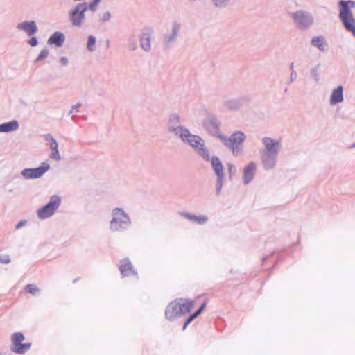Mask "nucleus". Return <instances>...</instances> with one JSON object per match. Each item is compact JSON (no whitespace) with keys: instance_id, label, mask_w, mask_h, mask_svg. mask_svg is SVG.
<instances>
[{"instance_id":"1","label":"nucleus","mask_w":355,"mask_h":355,"mask_svg":"<svg viewBox=\"0 0 355 355\" xmlns=\"http://www.w3.org/2000/svg\"><path fill=\"white\" fill-rule=\"evenodd\" d=\"M132 219L123 208L115 207L111 211V220L109 230L112 233H122L128 230L132 225Z\"/></svg>"},{"instance_id":"2","label":"nucleus","mask_w":355,"mask_h":355,"mask_svg":"<svg viewBox=\"0 0 355 355\" xmlns=\"http://www.w3.org/2000/svg\"><path fill=\"white\" fill-rule=\"evenodd\" d=\"M178 138H180L183 143L187 144L192 147L204 160L207 162L209 161V152L206 147L205 140L202 137L191 134L190 130L187 128L182 134H180Z\"/></svg>"},{"instance_id":"3","label":"nucleus","mask_w":355,"mask_h":355,"mask_svg":"<svg viewBox=\"0 0 355 355\" xmlns=\"http://www.w3.org/2000/svg\"><path fill=\"white\" fill-rule=\"evenodd\" d=\"M247 138L246 135L241 131H235L230 136L224 134L220 136V141L231 153L233 156H241L243 153V143Z\"/></svg>"},{"instance_id":"4","label":"nucleus","mask_w":355,"mask_h":355,"mask_svg":"<svg viewBox=\"0 0 355 355\" xmlns=\"http://www.w3.org/2000/svg\"><path fill=\"white\" fill-rule=\"evenodd\" d=\"M193 306L194 301L183 298L177 299L171 302L166 307V318L169 320H173L177 317L188 313Z\"/></svg>"},{"instance_id":"5","label":"nucleus","mask_w":355,"mask_h":355,"mask_svg":"<svg viewBox=\"0 0 355 355\" xmlns=\"http://www.w3.org/2000/svg\"><path fill=\"white\" fill-rule=\"evenodd\" d=\"M182 28V23L178 19L171 21L168 31L164 34L162 45L165 49H171L178 41Z\"/></svg>"},{"instance_id":"6","label":"nucleus","mask_w":355,"mask_h":355,"mask_svg":"<svg viewBox=\"0 0 355 355\" xmlns=\"http://www.w3.org/2000/svg\"><path fill=\"white\" fill-rule=\"evenodd\" d=\"M291 17L297 27L300 30H306L314 24L313 15L309 11L299 10L291 14Z\"/></svg>"},{"instance_id":"7","label":"nucleus","mask_w":355,"mask_h":355,"mask_svg":"<svg viewBox=\"0 0 355 355\" xmlns=\"http://www.w3.org/2000/svg\"><path fill=\"white\" fill-rule=\"evenodd\" d=\"M60 203L61 199L58 196H51L46 205L37 210V218L40 220H45L51 217L60 206Z\"/></svg>"},{"instance_id":"8","label":"nucleus","mask_w":355,"mask_h":355,"mask_svg":"<svg viewBox=\"0 0 355 355\" xmlns=\"http://www.w3.org/2000/svg\"><path fill=\"white\" fill-rule=\"evenodd\" d=\"M25 340L24 335L21 332H15L10 336V350L17 354H24L28 352L31 346V343H22Z\"/></svg>"},{"instance_id":"9","label":"nucleus","mask_w":355,"mask_h":355,"mask_svg":"<svg viewBox=\"0 0 355 355\" xmlns=\"http://www.w3.org/2000/svg\"><path fill=\"white\" fill-rule=\"evenodd\" d=\"M221 121L214 115L208 116L202 122V126L211 136L218 138L223 134L220 131Z\"/></svg>"},{"instance_id":"10","label":"nucleus","mask_w":355,"mask_h":355,"mask_svg":"<svg viewBox=\"0 0 355 355\" xmlns=\"http://www.w3.org/2000/svg\"><path fill=\"white\" fill-rule=\"evenodd\" d=\"M86 9L81 3H77L74 8L69 12V19L75 27H81L85 20Z\"/></svg>"},{"instance_id":"11","label":"nucleus","mask_w":355,"mask_h":355,"mask_svg":"<svg viewBox=\"0 0 355 355\" xmlns=\"http://www.w3.org/2000/svg\"><path fill=\"white\" fill-rule=\"evenodd\" d=\"M261 142L263 145V148L261 149L259 152L279 154L282 147L281 139L264 137L261 139Z\"/></svg>"},{"instance_id":"12","label":"nucleus","mask_w":355,"mask_h":355,"mask_svg":"<svg viewBox=\"0 0 355 355\" xmlns=\"http://www.w3.org/2000/svg\"><path fill=\"white\" fill-rule=\"evenodd\" d=\"M338 7L339 19L342 21L343 26L345 28L355 24V19L350 7L347 6V3L345 2V0H341L338 2Z\"/></svg>"},{"instance_id":"13","label":"nucleus","mask_w":355,"mask_h":355,"mask_svg":"<svg viewBox=\"0 0 355 355\" xmlns=\"http://www.w3.org/2000/svg\"><path fill=\"white\" fill-rule=\"evenodd\" d=\"M338 7L339 19L342 21L343 26L345 28L355 24V19L350 7L347 6V3L345 2V0H341L338 2Z\"/></svg>"},{"instance_id":"14","label":"nucleus","mask_w":355,"mask_h":355,"mask_svg":"<svg viewBox=\"0 0 355 355\" xmlns=\"http://www.w3.org/2000/svg\"><path fill=\"white\" fill-rule=\"evenodd\" d=\"M49 168L47 162H42L38 168L23 169L21 175L26 180L37 179L42 177Z\"/></svg>"},{"instance_id":"15","label":"nucleus","mask_w":355,"mask_h":355,"mask_svg":"<svg viewBox=\"0 0 355 355\" xmlns=\"http://www.w3.org/2000/svg\"><path fill=\"white\" fill-rule=\"evenodd\" d=\"M261 164L265 171L274 169L278 162L279 155L259 152Z\"/></svg>"},{"instance_id":"16","label":"nucleus","mask_w":355,"mask_h":355,"mask_svg":"<svg viewBox=\"0 0 355 355\" xmlns=\"http://www.w3.org/2000/svg\"><path fill=\"white\" fill-rule=\"evenodd\" d=\"M186 127L180 125V117L177 113L172 114L168 119V131L176 137H179L185 130Z\"/></svg>"},{"instance_id":"17","label":"nucleus","mask_w":355,"mask_h":355,"mask_svg":"<svg viewBox=\"0 0 355 355\" xmlns=\"http://www.w3.org/2000/svg\"><path fill=\"white\" fill-rule=\"evenodd\" d=\"M44 137L46 146H48L51 150L49 157L55 161L61 160L62 158L58 150V144L56 139L51 134H46Z\"/></svg>"},{"instance_id":"18","label":"nucleus","mask_w":355,"mask_h":355,"mask_svg":"<svg viewBox=\"0 0 355 355\" xmlns=\"http://www.w3.org/2000/svg\"><path fill=\"white\" fill-rule=\"evenodd\" d=\"M153 32V29L152 28H146L143 31L140 37H139V42L140 46L143 51L145 52H150L151 51V37Z\"/></svg>"},{"instance_id":"19","label":"nucleus","mask_w":355,"mask_h":355,"mask_svg":"<svg viewBox=\"0 0 355 355\" xmlns=\"http://www.w3.org/2000/svg\"><path fill=\"white\" fill-rule=\"evenodd\" d=\"M257 171V165L254 162H250L243 169L242 180L245 185L249 184L254 179Z\"/></svg>"},{"instance_id":"20","label":"nucleus","mask_w":355,"mask_h":355,"mask_svg":"<svg viewBox=\"0 0 355 355\" xmlns=\"http://www.w3.org/2000/svg\"><path fill=\"white\" fill-rule=\"evenodd\" d=\"M17 29L24 31L28 36L35 35L38 28L35 21H24L16 26Z\"/></svg>"},{"instance_id":"21","label":"nucleus","mask_w":355,"mask_h":355,"mask_svg":"<svg viewBox=\"0 0 355 355\" xmlns=\"http://www.w3.org/2000/svg\"><path fill=\"white\" fill-rule=\"evenodd\" d=\"M247 102L246 97H239L237 98L228 99L224 102V106L229 110H238L245 103Z\"/></svg>"},{"instance_id":"22","label":"nucleus","mask_w":355,"mask_h":355,"mask_svg":"<svg viewBox=\"0 0 355 355\" xmlns=\"http://www.w3.org/2000/svg\"><path fill=\"white\" fill-rule=\"evenodd\" d=\"M311 44L317 48L320 52L326 53L328 50V44L324 36H314L311 40Z\"/></svg>"},{"instance_id":"23","label":"nucleus","mask_w":355,"mask_h":355,"mask_svg":"<svg viewBox=\"0 0 355 355\" xmlns=\"http://www.w3.org/2000/svg\"><path fill=\"white\" fill-rule=\"evenodd\" d=\"M343 87L339 85L332 90L330 96L329 103L331 105L340 103L343 101Z\"/></svg>"},{"instance_id":"24","label":"nucleus","mask_w":355,"mask_h":355,"mask_svg":"<svg viewBox=\"0 0 355 355\" xmlns=\"http://www.w3.org/2000/svg\"><path fill=\"white\" fill-rule=\"evenodd\" d=\"M180 214L185 219L198 225H205L209 220L208 217L205 215L196 216L187 212H180Z\"/></svg>"},{"instance_id":"25","label":"nucleus","mask_w":355,"mask_h":355,"mask_svg":"<svg viewBox=\"0 0 355 355\" xmlns=\"http://www.w3.org/2000/svg\"><path fill=\"white\" fill-rule=\"evenodd\" d=\"M119 270L123 277L128 276L131 274H137L128 259H123L120 261Z\"/></svg>"},{"instance_id":"26","label":"nucleus","mask_w":355,"mask_h":355,"mask_svg":"<svg viewBox=\"0 0 355 355\" xmlns=\"http://www.w3.org/2000/svg\"><path fill=\"white\" fill-rule=\"evenodd\" d=\"M65 40V36L63 33L55 31L48 39L47 44L49 45L54 44L57 47H60L63 45Z\"/></svg>"},{"instance_id":"27","label":"nucleus","mask_w":355,"mask_h":355,"mask_svg":"<svg viewBox=\"0 0 355 355\" xmlns=\"http://www.w3.org/2000/svg\"><path fill=\"white\" fill-rule=\"evenodd\" d=\"M209 161L217 178H225L224 166L220 159L217 157H212Z\"/></svg>"},{"instance_id":"28","label":"nucleus","mask_w":355,"mask_h":355,"mask_svg":"<svg viewBox=\"0 0 355 355\" xmlns=\"http://www.w3.org/2000/svg\"><path fill=\"white\" fill-rule=\"evenodd\" d=\"M19 123L16 120L0 124V132H10L17 130L19 128Z\"/></svg>"},{"instance_id":"29","label":"nucleus","mask_w":355,"mask_h":355,"mask_svg":"<svg viewBox=\"0 0 355 355\" xmlns=\"http://www.w3.org/2000/svg\"><path fill=\"white\" fill-rule=\"evenodd\" d=\"M205 307L206 303L205 302L200 306V308L196 312H194L187 318V320L185 321L183 325V330L186 329L187 327L203 311Z\"/></svg>"},{"instance_id":"30","label":"nucleus","mask_w":355,"mask_h":355,"mask_svg":"<svg viewBox=\"0 0 355 355\" xmlns=\"http://www.w3.org/2000/svg\"><path fill=\"white\" fill-rule=\"evenodd\" d=\"M102 0H92L90 2H82L81 3L86 9V10H89L90 12L94 13L97 10V8L98 4L101 2Z\"/></svg>"},{"instance_id":"31","label":"nucleus","mask_w":355,"mask_h":355,"mask_svg":"<svg viewBox=\"0 0 355 355\" xmlns=\"http://www.w3.org/2000/svg\"><path fill=\"white\" fill-rule=\"evenodd\" d=\"M98 21L101 24H104L109 21L112 18V14L110 11L106 10L98 14Z\"/></svg>"},{"instance_id":"32","label":"nucleus","mask_w":355,"mask_h":355,"mask_svg":"<svg viewBox=\"0 0 355 355\" xmlns=\"http://www.w3.org/2000/svg\"><path fill=\"white\" fill-rule=\"evenodd\" d=\"M96 38L94 35H89L87 42V49L89 52H94L96 49Z\"/></svg>"},{"instance_id":"33","label":"nucleus","mask_w":355,"mask_h":355,"mask_svg":"<svg viewBox=\"0 0 355 355\" xmlns=\"http://www.w3.org/2000/svg\"><path fill=\"white\" fill-rule=\"evenodd\" d=\"M25 291L34 296H37L40 293L39 288L35 284H28L25 287Z\"/></svg>"},{"instance_id":"34","label":"nucleus","mask_w":355,"mask_h":355,"mask_svg":"<svg viewBox=\"0 0 355 355\" xmlns=\"http://www.w3.org/2000/svg\"><path fill=\"white\" fill-rule=\"evenodd\" d=\"M319 67H320V65L318 64L315 67H314L313 68H312L310 71V74L315 83H318L320 80V76L319 73Z\"/></svg>"},{"instance_id":"35","label":"nucleus","mask_w":355,"mask_h":355,"mask_svg":"<svg viewBox=\"0 0 355 355\" xmlns=\"http://www.w3.org/2000/svg\"><path fill=\"white\" fill-rule=\"evenodd\" d=\"M128 47L129 50L135 51L137 49V41L135 37H131L128 39Z\"/></svg>"},{"instance_id":"36","label":"nucleus","mask_w":355,"mask_h":355,"mask_svg":"<svg viewBox=\"0 0 355 355\" xmlns=\"http://www.w3.org/2000/svg\"><path fill=\"white\" fill-rule=\"evenodd\" d=\"M11 262L9 254L0 253V263L2 264H8Z\"/></svg>"},{"instance_id":"37","label":"nucleus","mask_w":355,"mask_h":355,"mask_svg":"<svg viewBox=\"0 0 355 355\" xmlns=\"http://www.w3.org/2000/svg\"><path fill=\"white\" fill-rule=\"evenodd\" d=\"M49 55V50L47 49H43L40 55L35 59V62H40L45 59Z\"/></svg>"},{"instance_id":"38","label":"nucleus","mask_w":355,"mask_h":355,"mask_svg":"<svg viewBox=\"0 0 355 355\" xmlns=\"http://www.w3.org/2000/svg\"><path fill=\"white\" fill-rule=\"evenodd\" d=\"M224 178H225L218 177L216 179V192L217 195L220 193V191L222 189Z\"/></svg>"},{"instance_id":"39","label":"nucleus","mask_w":355,"mask_h":355,"mask_svg":"<svg viewBox=\"0 0 355 355\" xmlns=\"http://www.w3.org/2000/svg\"><path fill=\"white\" fill-rule=\"evenodd\" d=\"M227 167L229 171L230 178H231L236 173V167L232 163H229L227 164Z\"/></svg>"},{"instance_id":"40","label":"nucleus","mask_w":355,"mask_h":355,"mask_svg":"<svg viewBox=\"0 0 355 355\" xmlns=\"http://www.w3.org/2000/svg\"><path fill=\"white\" fill-rule=\"evenodd\" d=\"M82 106L81 103H77L76 104L71 106V110H69L68 115H71L73 113L78 112V109Z\"/></svg>"},{"instance_id":"41","label":"nucleus","mask_w":355,"mask_h":355,"mask_svg":"<svg viewBox=\"0 0 355 355\" xmlns=\"http://www.w3.org/2000/svg\"><path fill=\"white\" fill-rule=\"evenodd\" d=\"M28 42L31 46H36L38 44V41L36 37H32Z\"/></svg>"},{"instance_id":"42","label":"nucleus","mask_w":355,"mask_h":355,"mask_svg":"<svg viewBox=\"0 0 355 355\" xmlns=\"http://www.w3.org/2000/svg\"><path fill=\"white\" fill-rule=\"evenodd\" d=\"M347 31H349L352 33L353 36L355 37V24H351L347 27L345 28Z\"/></svg>"},{"instance_id":"43","label":"nucleus","mask_w":355,"mask_h":355,"mask_svg":"<svg viewBox=\"0 0 355 355\" xmlns=\"http://www.w3.org/2000/svg\"><path fill=\"white\" fill-rule=\"evenodd\" d=\"M26 224H27L26 220H21L15 225V229L19 230L21 227L26 225Z\"/></svg>"},{"instance_id":"44","label":"nucleus","mask_w":355,"mask_h":355,"mask_svg":"<svg viewBox=\"0 0 355 355\" xmlns=\"http://www.w3.org/2000/svg\"><path fill=\"white\" fill-rule=\"evenodd\" d=\"M60 63L63 66H67L69 63V60L67 57H61L60 59Z\"/></svg>"},{"instance_id":"45","label":"nucleus","mask_w":355,"mask_h":355,"mask_svg":"<svg viewBox=\"0 0 355 355\" xmlns=\"http://www.w3.org/2000/svg\"><path fill=\"white\" fill-rule=\"evenodd\" d=\"M297 77V73L295 71L291 72L290 76V82L294 81Z\"/></svg>"},{"instance_id":"46","label":"nucleus","mask_w":355,"mask_h":355,"mask_svg":"<svg viewBox=\"0 0 355 355\" xmlns=\"http://www.w3.org/2000/svg\"><path fill=\"white\" fill-rule=\"evenodd\" d=\"M345 2L347 3V6L350 7V8L355 7V1L348 0V1H345Z\"/></svg>"},{"instance_id":"47","label":"nucleus","mask_w":355,"mask_h":355,"mask_svg":"<svg viewBox=\"0 0 355 355\" xmlns=\"http://www.w3.org/2000/svg\"><path fill=\"white\" fill-rule=\"evenodd\" d=\"M289 69L291 70V72L295 71L294 64L293 62L289 65Z\"/></svg>"},{"instance_id":"48","label":"nucleus","mask_w":355,"mask_h":355,"mask_svg":"<svg viewBox=\"0 0 355 355\" xmlns=\"http://www.w3.org/2000/svg\"><path fill=\"white\" fill-rule=\"evenodd\" d=\"M352 148H355V143L352 144Z\"/></svg>"}]
</instances>
